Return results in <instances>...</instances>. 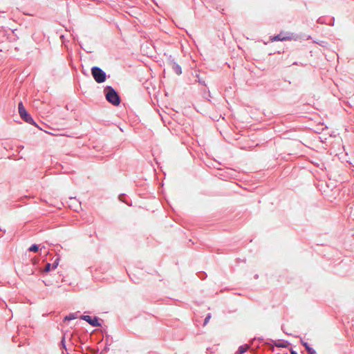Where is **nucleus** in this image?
Returning <instances> with one entry per match:
<instances>
[{"mask_svg":"<svg viewBox=\"0 0 354 354\" xmlns=\"http://www.w3.org/2000/svg\"><path fill=\"white\" fill-rule=\"evenodd\" d=\"M108 92L106 94V99L113 105H118L120 102V97L111 87H108Z\"/></svg>","mask_w":354,"mask_h":354,"instance_id":"obj_1","label":"nucleus"},{"mask_svg":"<svg viewBox=\"0 0 354 354\" xmlns=\"http://www.w3.org/2000/svg\"><path fill=\"white\" fill-rule=\"evenodd\" d=\"M91 73L94 80L97 83H102L106 80L105 73L101 68L97 66H94L91 68Z\"/></svg>","mask_w":354,"mask_h":354,"instance_id":"obj_2","label":"nucleus"},{"mask_svg":"<svg viewBox=\"0 0 354 354\" xmlns=\"http://www.w3.org/2000/svg\"><path fill=\"white\" fill-rule=\"evenodd\" d=\"M18 109L19 115L23 120H24L26 122H28L30 124L34 123L32 118L29 115L21 102L19 103Z\"/></svg>","mask_w":354,"mask_h":354,"instance_id":"obj_3","label":"nucleus"},{"mask_svg":"<svg viewBox=\"0 0 354 354\" xmlns=\"http://www.w3.org/2000/svg\"><path fill=\"white\" fill-rule=\"evenodd\" d=\"M293 36H292V34L291 33H289V32H280L279 35H277V36H274V37H272L270 40L272 41H290L292 40Z\"/></svg>","mask_w":354,"mask_h":354,"instance_id":"obj_4","label":"nucleus"},{"mask_svg":"<svg viewBox=\"0 0 354 354\" xmlns=\"http://www.w3.org/2000/svg\"><path fill=\"white\" fill-rule=\"evenodd\" d=\"M81 319L85 320L88 324H90L92 326H100V324L98 322V319L97 317H91L88 315H82L81 317Z\"/></svg>","mask_w":354,"mask_h":354,"instance_id":"obj_5","label":"nucleus"},{"mask_svg":"<svg viewBox=\"0 0 354 354\" xmlns=\"http://www.w3.org/2000/svg\"><path fill=\"white\" fill-rule=\"evenodd\" d=\"M249 349V346L248 344L242 345L239 347L236 354H243L246 352Z\"/></svg>","mask_w":354,"mask_h":354,"instance_id":"obj_6","label":"nucleus"},{"mask_svg":"<svg viewBox=\"0 0 354 354\" xmlns=\"http://www.w3.org/2000/svg\"><path fill=\"white\" fill-rule=\"evenodd\" d=\"M173 69L177 75H180L182 73L181 67L176 64H173Z\"/></svg>","mask_w":354,"mask_h":354,"instance_id":"obj_7","label":"nucleus"},{"mask_svg":"<svg viewBox=\"0 0 354 354\" xmlns=\"http://www.w3.org/2000/svg\"><path fill=\"white\" fill-rule=\"evenodd\" d=\"M274 345H275V346L279 347V348H286L288 346V344L286 343H283V342H275Z\"/></svg>","mask_w":354,"mask_h":354,"instance_id":"obj_8","label":"nucleus"},{"mask_svg":"<svg viewBox=\"0 0 354 354\" xmlns=\"http://www.w3.org/2000/svg\"><path fill=\"white\" fill-rule=\"evenodd\" d=\"M77 317L74 314H70L69 315H67L64 317V320H71L76 319Z\"/></svg>","mask_w":354,"mask_h":354,"instance_id":"obj_9","label":"nucleus"},{"mask_svg":"<svg viewBox=\"0 0 354 354\" xmlns=\"http://www.w3.org/2000/svg\"><path fill=\"white\" fill-rule=\"evenodd\" d=\"M28 250L29 251L37 252L39 250V248L37 245H32Z\"/></svg>","mask_w":354,"mask_h":354,"instance_id":"obj_10","label":"nucleus"},{"mask_svg":"<svg viewBox=\"0 0 354 354\" xmlns=\"http://www.w3.org/2000/svg\"><path fill=\"white\" fill-rule=\"evenodd\" d=\"M303 345L306 348V349L308 351V353H309L310 351H312L313 350H314L313 348L310 347L309 345L306 342H303Z\"/></svg>","mask_w":354,"mask_h":354,"instance_id":"obj_11","label":"nucleus"},{"mask_svg":"<svg viewBox=\"0 0 354 354\" xmlns=\"http://www.w3.org/2000/svg\"><path fill=\"white\" fill-rule=\"evenodd\" d=\"M50 268H51V264L48 263L46 265V267L44 268V272H48L50 270Z\"/></svg>","mask_w":354,"mask_h":354,"instance_id":"obj_12","label":"nucleus"},{"mask_svg":"<svg viewBox=\"0 0 354 354\" xmlns=\"http://www.w3.org/2000/svg\"><path fill=\"white\" fill-rule=\"evenodd\" d=\"M211 319V315L208 314L207 316L205 317L204 321V326L207 325V323L209 322V319Z\"/></svg>","mask_w":354,"mask_h":354,"instance_id":"obj_13","label":"nucleus"},{"mask_svg":"<svg viewBox=\"0 0 354 354\" xmlns=\"http://www.w3.org/2000/svg\"><path fill=\"white\" fill-rule=\"evenodd\" d=\"M57 260H58V259H57V260L55 261V263H53V268H54V269H55V268H57V266H58Z\"/></svg>","mask_w":354,"mask_h":354,"instance_id":"obj_14","label":"nucleus"},{"mask_svg":"<svg viewBox=\"0 0 354 354\" xmlns=\"http://www.w3.org/2000/svg\"><path fill=\"white\" fill-rule=\"evenodd\" d=\"M308 354H317V353L315 350H313L312 351H310Z\"/></svg>","mask_w":354,"mask_h":354,"instance_id":"obj_15","label":"nucleus"},{"mask_svg":"<svg viewBox=\"0 0 354 354\" xmlns=\"http://www.w3.org/2000/svg\"><path fill=\"white\" fill-rule=\"evenodd\" d=\"M291 354H297L296 351H291Z\"/></svg>","mask_w":354,"mask_h":354,"instance_id":"obj_16","label":"nucleus"}]
</instances>
